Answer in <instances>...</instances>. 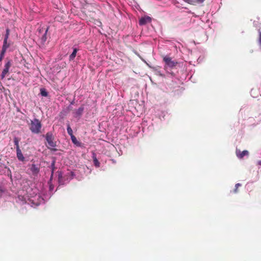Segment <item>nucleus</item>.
<instances>
[{"mask_svg": "<svg viewBox=\"0 0 261 261\" xmlns=\"http://www.w3.org/2000/svg\"><path fill=\"white\" fill-rule=\"evenodd\" d=\"M151 21V18L149 16H145L142 17L139 20V24L141 25H145L147 23H149Z\"/></svg>", "mask_w": 261, "mask_h": 261, "instance_id": "9", "label": "nucleus"}, {"mask_svg": "<svg viewBox=\"0 0 261 261\" xmlns=\"http://www.w3.org/2000/svg\"><path fill=\"white\" fill-rule=\"evenodd\" d=\"M30 169L32 173L34 175H37L40 171V168L39 166L35 164H32Z\"/></svg>", "mask_w": 261, "mask_h": 261, "instance_id": "8", "label": "nucleus"}, {"mask_svg": "<svg viewBox=\"0 0 261 261\" xmlns=\"http://www.w3.org/2000/svg\"><path fill=\"white\" fill-rule=\"evenodd\" d=\"M54 165H55V162H53V163H52V164H51V166H54Z\"/></svg>", "mask_w": 261, "mask_h": 261, "instance_id": "24", "label": "nucleus"}, {"mask_svg": "<svg viewBox=\"0 0 261 261\" xmlns=\"http://www.w3.org/2000/svg\"><path fill=\"white\" fill-rule=\"evenodd\" d=\"M84 111V106L82 105L79 109L74 110L73 116L75 118H80L83 114Z\"/></svg>", "mask_w": 261, "mask_h": 261, "instance_id": "5", "label": "nucleus"}, {"mask_svg": "<svg viewBox=\"0 0 261 261\" xmlns=\"http://www.w3.org/2000/svg\"><path fill=\"white\" fill-rule=\"evenodd\" d=\"M20 140V138H19L18 137H15L14 138V143L15 145L16 146V150L20 149V147L19 146V142Z\"/></svg>", "mask_w": 261, "mask_h": 261, "instance_id": "12", "label": "nucleus"}, {"mask_svg": "<svg viewBox=\"0 0 261 261\" xmlns=\"http://www.w3.org/2000/svg\"><path fill=\"white\" fill-rule=\"evenodd\" d=\"M93 159L94 165L96 167H99L100 163L98 160L96 159V155L95 154H94L93 156Z\"/></svg>", "mask_w": 261, "mask_h": 261, "instance_id": "15", "label": "nucleus"}, {"mask_svg": "<svg viewBox=\"0 0 261 261\" xmlns=\"http://www.w3.org/2000/svg\"><path fill=\"white\" fill-rule=\"evenodd\" d=\"M29 129L33 134H38L41 132L42 124L40 121L37 118H34L30 120L28 123Z\"/></svg>", "mask_w": 261, "mask_h": 261, "instance_id": "1", "label": "nucleus"}, {"mask_svg": "<svg viewBox=\"0 0 261 261\" xmlns=\"http://www.w3.org/2000/svg\"><path fill=\"white\" fill-rule=\"evenodd\" d=\"M71 139L73 143H74V144L78 146H81V143H80L77 140L76 137L74 135L71 137Z\"/></svg>", "mask_w": 261, "mask_h": 261, "instance_id": "13", "label": "nucleus"}, {"mask_svg": "<svg viewBox=\"0 0 261 261\" xmlns=\"http://www.w3.org/2000/svg\"><path fill=\"white\" fill-rule=\"evenodd\" d=\"M77 51V48H75L73 49V52L69 56V60L70 61H72L75 58V57L76 55Z\"/></svg>", "mask_w": 261, "mask_h": 261, "instance_id": "11", "label": "nucleus"}, {"mask_svg": "<svg viewBox=\"0 0 261 261\" xmlns=\"http://www.w3.org/2000/svg\"><path fill=\"white\" fill-rule=\"evenodd\" d=\"M6 51L2 50L1 53L0 54V62H1L3 60V59L4 57L5 54L6 53Z\"/></svg>", "mask_w": 261, "mask_h": 261, "instance_id": "18", "label": "nucleus"}, {"mask_svg": "<svg viewBox=\"0 0 261 261\" xmlns=\"http://www.w3.org/2000/svg\"><path fill=\"white\" fill-rule=\"evenodd\" d=\"M40 93L43 96H47V95H48V93L47 92H46V91L44 89H41V91H40Z\"/></svg>", "mask_w": 261, "mask_h": 261, "instance_id": "17", "label": "nucleus"}, {"mask_svg": "<svg viewBox=\"0 0 261 261\" xmlns=\"http://www.w3.org/2000/svg\"><path fill=\"white\" fill-rule=\"evenodd\" d=\"M8 40L4 39L2 49L6 51L7 49L9 47V44L7 43Z\"/></svg>", "mask_w": 261, "mask_h": 261, "instance_id": "14", "label": "nucleus"}, {"mask_svg": "<svg viewBox=\"0 0 261 261\" xmlns=\"http://www.w3.org/2000/svg\"><path fill=\"white\" fill-rule=\"evenodd\" d=\"M11 66V63L10 61H8L4 66V69H3L2 73V77L4 78L5 77L6 74L8 73L10 67Z\"/></svg>", "mask_w": 261, "mask_h": 261, "instance_id": "6", "label": "nucleus"}, {"mask_svg": "<svg viewBox=\"0 0 261 261\" xmlns=\"http://www.w3.org/2000/svg\"><path fill=\"white\" fill-rule=\"evenodd\" d=\"M48 27H47L44 29L42 28L41 29L39 30V34H41V33H43V32H44V33L43 34V35H42V36L40 37L41 42L43 44H44V43L46 42V41L47 40L46 34L48 32Z\"/></svg>", "mask_w": 261, "mask_h": 261, "instance_id": "4", "label": "nucleus"}, {"mask_svg": "<svg viewBox=\"0 0 261 261\" xmlns=\"http://www.w3.org/2000/svg\"><path fill=\"white\" fill-rule=\"evenodd\" d=\"M258 165H261V160L258 161Z\"/></svg>", "mask_w": 261, "mask_h": 261, "instance_id": "23", "label": "nucleus"}, {"mask_svg": "<svg viewBox=\"0 0 261 261\" xmlns=\"http://www.w3.org/2000/svg\"><path fill=\"white\" fill-rule=\"evenodd\" d=\"M184 2L190 4L191 0H183Z\"/></svg>", "mask_w": 261, "mask_h": 261, "instance_id": "21", "label": "nucleus"}, {"mask_svg": "<svg viewBox=\"0 0 261 261\" xmlns=\"http://www.w3.org/2000/svg\"><path fill=\"white\" fill-rule=\"evenodd\" d=\"M45 139L48 143L47 147L51 151H57V149L56 148L57 143L55 141L53 134L50 132H47L45 135Z\"/></svg>", "mask_w": 261, "mask_h": 261, "instance_id": "2", "label": "nucleus"}, {"mask_svg": "<svg viewBox=\"0 0 261 261\" xmlns=\"http://www.w3.org/2000/svg\"><path fill=\"white\" fill-rule=\"evenodd\" d=\"M241 186V184L240 183H238L235 185V189H234V193H237L238 192V189L239 187Z\"/></svg>", "mask_w": 261, "mask_h": 261, "instance_id": "20", "label": "nucleus"}, {"mask_svg": "<svg viewBox=\"0 0 261 261\" xmlns=\"http://www.w3.org/2000/svg\"><path fill=\"white\" fill-rule=\"evenodd\" d=\"M205 0H197V2L199 3H203Z\"/></svg>", "mask_w": 261, "mask_h": 261, "instance_id": "22", "label": "nucleus"}, {"mask_svg": "<svg viewBox=\"0 0 261 261\" xmlns=\"http://www.w3.org/2000/svg\"><path fill=\"white\" fill-rule=\"evenodd\" d=\"M236 153L237 156L240 159H243V157L245 155H249V152L247 150H244L241 151L240 149H236Z\"/></svg>", "mask_w": 261, "mask_h": 261, "instance_id": "7", "label": "nucleus"}, {"mask_svg": "<svg viewBox=\"0 0 261 261\" xmlns=\"http://www.w3.org/2000/svg\"><path fill=\"white\" fill-rule=\"evenodd\" d=\"M163 61L165 63V68L166 69L167 67H169L170 68H173L176 66L177 64V62L175 61L172 60L170 57L165 56L163 58Z\"/></svg>", "mask_w": 261, "mask_h": 261, "instance_id": "3", "label": "nucleus"}, {"mask_svg": "<svg viewBox=\"0 0 261 261\" xmlns=\"http://www.w3.org/2000/svg\"><path fill=\"white\" fill-rule=\"evenodd\" d=\"M10 33V30L9 29H7L6 30V33L4 39L8 40L9 36Z\"/></svg>", "mask_w": 261, "mask_h": 261, "instance_id": "19", "label": "nucleus"}, {"mask_svg": "<svg viewBox=\"0 0 261 261\" xmlns=\"http://www.w3.org/2000/svg\"><path fill=\"white\" fill-rule=\"evenodd\" d=\"M16 155L19 161H23L24 158L21 152L20 149L16 150Z\"/></svg>", "mask_w": 261, "mask_h": 261, "instance_id": "10", "label": "nucleus"}, {"mask_svg": "<svg viewBox=\"0 0 261 261\" xmlns=\"http://www.w3.org/2000/svg\"><path fill=\"white\" fill-rule=\"evenodd\" d=\"M67 133L68 134H69V135L70 136V137L73 136V131H72V128H71L69 124H68L67 125Z\"/></svg>", "mask_w": 261, "mask_h": 261, "instance_id": "16", "label": "nucleus"}]
</instances>
